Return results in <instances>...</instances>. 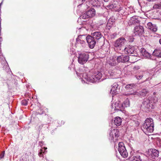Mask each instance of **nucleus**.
<instances>
[{
	"mask_svg": "<svg viewBox=\"0 0 161 161\" xmlns=\"http://www.w3.org/2000/svg\"><path fill=\"white\" fill-rule=\"evenodd\" d=\"M85 72L82 73L80 74V76L82 77V82L83 83H87V82L92 83H94L98 81L99 80L101 81L104 79H102V74L101 72L98 71H96L93 70H91L89 72V75H87V71H88L87 68H85L84 69Z\"/></svg>",
	"mask_w": 161,
	"mask_h": 161,
	"instance_id": "1",
	"label": "nucleus"
},
{
	"mask_svg": "<svg viewBox=\"0 0 161 161\" xmlns=\"http://www.w3.org/2000/svg\"><path fill=\"white\" fill-rule=\"evenodd\" d=\"M143 130L147 133H152L154 131V125L153 119L149 118L145 120L142 126Z\"/></svg>",
	"mask_w": 161,
	"mask_h": 161,
	"instance_id": "2",
	"label": "nucleus"
},
{
	"mask_svg": "<svg viewBox=\"0 0 161 161\" xmlns=\"http://www.w3.org/2000/svg\"><path fill=\"white\" fill-rule=\"evenodd\" d=\"M102 4H103V3L101 1L98 0H92L90 2H86L84 4H80L78 6V7L80 8L81 7L84 10H86L91 5L97 8L100 6Z\"/></svg>",
	"mask_w": 161,
	"mask_h": 161,
	"instance_id": "3",
	"label": "nucleus"
},
{
	"mask_svg": "<svg viewBox=\"0 0 161 161\" xmlns=\"http://www.w3.org/2000/svg\"><path fill=\"white\" fill-rule=\"evenodd\" d=\"M153 98L149 97L148 98L144 99L143 101L142 104L141 106L142 109L145 111H147L149 110V109L152 106Z\"/></svg>",
	"mask_w": 161,
	"mask_h": 161,
	"instance_id": "4",
	"label": "nucleus"
},
{
	"mask_svg": "<svg viewBox=\"0 0 161 161\" xmlns=\"http://www.w3.org/2000/svg\"><path fill=\"white\" fill-rule=\"evenodd\" d=\"M119 131L118 129L111 128L109 134V138L111 142H116L118 140V138L119 136Z\"/></svg>",
	"mask_w": 161,
	"mask_h": 161,
	"instance_id": "5",
	"label": "nucleus"
},
{
	"mask_svg": "<svg viewBox=\"0 0 161 161\" xmlns=\"http://www.w3.org/2000/svg\"><path fill=\"white\" fill-rule=\"evenodd\" d=\"M158 151L155 149H150L147 152V157L150 159L153 160L158 157L159 155Z\"/></svg>",
	"mask_w": 161,
	"mask_h": 161,
	"instance_id": "6",
	"label": "nucleus"
},
{
	"mask_svg": "<svg viewBox=\"0 0 161 161\" xmlns=\"http://www.w3.org/2000/svg\"><path fill=\"white\" fill-rule=\"evenodd\" d=\"M118 151L121 156L124 158H126L128 155L124 143L119 142L118 144Z\"/></svg>",
	"mask_w": 161,
	"mask_h": 161,
	"instance_id": "7",
	"label": "nucleus"
},
{
	"mask_svg": "<svg viewBox=\"0 0 161 161\" xmlns=\"http://www.w3.org/2000/svg\"><path fill=\"white\" fill-rule=\"evenodd\" d=\"M89 55L87 53H80L78 58V62L81 64H83L87 61Z\"/></svg>",
	"mask_w": 161,
	"mask_h": 161,
	"instance_id": "8",
	"label": "nucleus"
},
{
	"mask_svg": "<svg viewBox=\"0 0 161 161\" xmlns=\"http://www.w3.org/2000/svg\"><path fill=\"white\" fill-rule=\"evenodd\" d=\"M126 40L124 37H120L117 39L114 43V47L117 49L120 50V48L125 44Z\"/></svg>",
	"mask_w": 161,
	"mask_h": 161,
	"instance_id": "9",
	"label": "nucleus"
},
{
	"mask_svg": "<svg viewBox=\"0 0 161 161\" xmlns=\"http://www.w3.org/2000/svg\"><path fill=\"white\" fill-rule=\"evenodd\" d=\"M144 32L143 27L141 25L136 26L134 29V34L136 36L142 35Z\"/></svg>",
	"mask_w": 161,
	"mask_h": 161,
	"instance_id": "10",
	"label": "nucleus"
},
{
	"mask_svg": "<svg viewBox=\"0 0 161 161\" xmlns=\"http://www.w3.org/2000/svg\"><path fill=\"white\" fill-rule=\"evenodd\" d=\"M86 41L91 48L92 49L94 47L96 42L95 39L92 36H87L86 37Z\"/></svg>",
	"mask_w": 161,
	"mask_h": 161,
	"instance_id": "11",
	"label": "nucleus"
},
{
	"mask_svg": "<svg viewBox=\"0 0 161 161\" xmlns=\"http://www.w3.org/2000/svg\"><path fill=\"white\" fill-rule=\"evenodd\" d=\"M119 89V85L116 83H114L112 86V87L110 91L112 97L118 93Z\"/></svg>",
	"mask_w": 161,
	"mask_h": 161,
	"instance_id": "12",
	"label": "nucleus"
},
{
	"mask_svg": "<svg viewBox=\"0 0 161 161\" xmlns=\"http://www.w3.org/2000/svg\"><path fill=\"white\" fill-rule=\"evenodd\" d=\"M129 57L128 55H121L117 57L116 60L118 62L125 63L129 60Z\"/></svg>",
	"mask_w": 161,
	"mask_h": 161,
	"instance_id": "13",
	"label": "nucleus"
},
{
	"mask_svg": "<svg viewBox=\"0 0 161 161\" xmlns=\"http://www.w3.org/2000/svg\"><path fill=\"white\" fill-rule=\"evenodd\" d=\"M125 52H126L128 54H134L136 52L134 47L131 46H127L124 49Z\"/></svg>",
	"mask_w": 161,
	"mask_h": 161,
	"instance_id": "14",
	"label": "nucleus"
},
{
	"mask_svg": "<svg viewBox=\"0 0 161 161\" xmlns=\"http://www.w3.org/2000/svg\"><path fill=\"white\" fill-rule=\"evenodd\" d=\"M107 7L109 9H112L113 10L118 12H121L123 9L122 7H117L116 5L113 4H109L107 6Z\"/></svg>",
	"mask_w": 161,
	"mask_h": 161,
	"instance_id": "15",
	"label": "nucleus"
},
{
	"mask_svg": "<svg viewBox=\"0 0 161 161\" xmlns=\"http://www.w3.org/2000/svg\"><path fill=\"white\" fill-rule=\"evenodd\" d=\"M116 57H112L110 58V60L108 61V63L111 66H115L119 63L116 60Z\"/></svg>",
	"mask_w": 161,
	"mask_h": 161,
	"instance_id": "16",
	"label": "nucleus"
},
{
	"mask_svg": "<svg viewBox=\"0 0 161 161\" xmlns=\"http://www.w3.org/2000/svg\"><path fill=\"white\" fill-rule=\"evenodd\" d=\"M120 102H116L114 104V110L117 111H122V109L121 108V104H120ZM111 108H114L113 105L112 104L111 106Z\"/></svg>",
	"mask_w": 161,
	"mask_h": 161,
	"instance_id": "17",
	"label": "nucleus"
},
{
	"mask_svg": "<svg viewBox=\"0 0 161 161\" xmlns=\"http://www.w3.org/2000/svg\"><path fill=\"white\" fill-rule=\"evenodd\" d=\"M147 27L151 31L155 32L157 30V27L155 25L153 24L151 22H148L147 25Z\"/></svg>",
	"mask_w": 161,
	"mask_h": 161,
	"instance_id": "18",
	"label": "nucleus"
},
{
	"mask_svg": "<svg viewBox=\"0 0 161 161\" xmlns=\"http://www.w3.org/2000/svg\"><path fill=\"white\" fill-rule=\"evenodd\" d=\"M116 70H109L107 74L108 76L110 77V78H116L118 77V75H117V74L116 73Z\"/></svg>",
	"mask_w": 161,
	"mask_h": 161,
	"instance_id": "19",
	"label": "nucleus"
},
{
	"mask_svg": "<svg viewBox=\"0 0 161 161\" xmlns=\"http://www.w3.org/2000/svg\"><path fill=\"white\" fill-rule=\"evenodd\" d=\"M140 155H137L136 156H131L129 159H128L125 161H141L142 159Z\"/></svg>",
	"mask_w": 161,
	"mask_h": 161,
	"instance_id": "20",
	"label": "nucleus"
},
{
	"mask_svg": "<svg viewBox=\"0 0 161 161\" xmlns=\"http://www.w3.org/2000/svg\"><path fill=\"white\" fill-rule=\"evenodd\" d=\"M92 34V37L94 39L98 40L102 36L101 33L99 32H95Z\"/></svg>",
	"mask_w": 161,
	"mask_h": 161,
	"instance_id": "21",
	"label": "nucleus"
},
{
	"mask_svg": "<svg viewBox=\"0 0 161 161\" xmlns=\"http://www.w3.org/2000/svg\"><path fill=\"white\" fill-rule=\"evenodd\" d=\"M122 122L121 118L119 117H116L115 118L114 120V123L117 126L121 125Z\"/></svg>",
	"mask_w": 161,
	"mask_h": 161,
	"instance_id": "22",
	"label": "nucleus"
},
{
	"mask_svg": "<svg viewBox=\"0 0 161 161\" xmlns=\"http://www.w3.org/2000/svg\"><path fill=\"white\" fill-rule=\"evenodd\" d=\"M141 52L142 55L147 58H149L150 57V54L144 48L141 49Z\"/></svg>",
	"mask_w": 161,
	"mask_h": 161,
	"instance_id": "23",
	"label": "nucleus"
},
{
	"mask_svg": "<svg viewBox=\"0 0 161 161\" xmlns=\"http://www.w3.org/2000/svg\"><path fill=\"white\" fill-rule=\"evenodd\" d=\"M121 108L122 110L125 107H129L130 105V103L129 100L126 99L121 104Z\"/></svg>",
	"mask_w": 161,
	"mask_h": 161,
	"instance_id": "24",
	"label": "nucleus"
},
{
	"mask_svg": "<svg viewBox=\"0 0 161 161\" xmlns=\"http://www.w3.org/2000/svg\"><path fill=\"white\" fill-rule=\"evenodd\" d=\"M153 54L156 56L161 57V48L155 49L153 53Z\"/></svg>",
	"mask_w": 161,
	"mask_h": 161,
	"instance_id": "25",
	"label": "nucleus"
},
{
	"mask_svg": "<svg viewBox=\"0 0 161 161\" xmlns=\"http://www.w3.org/2000/svg\"><path fill=\"white\" fill-rule=\"evenodd\" d=\"M89 18L92 17L94 16L95 14V11L94 8H92L91 9L86 12Z\"/></svg>",
	"mask_w": 161,
	"mask_h": 161,
	"instance_id": "26",
	"label": "nucleus"
},
{
	"mask_svg": "<svg viewBox=\"0 0 161 161\" xmlns=\"http://www.w3.org/2000/svg\"><path fill=\"white\" fill-rule=\"evenodd\" d=\"M86 36L85 35H80L76 39V42H79V40L85 41L86 39Z\"/></svg>",
	"mask_w": 161,
	"mask_h": 161,
	"instance_id": "27",
	"label": "nucleus"
},
{
	"mask_svg": "<svg viewBox=\"0 0 161 161\" xmlns=\"http://www.w3.org/2000/svg\"><path fill=\"white\" fill-rule=\"evenodd\" d=\"M130 22L132 24H135L139 22V20L135 17H132L130 20Z\"/></svg>",
	"mask_w": 161,
	"mask_h": 161,
	"instance_id": "28",
	"label": "nucleus"
},
{
	"mask_svg": "<svg viewBox=\"0 0 161 161\" xmlns=\"http://www.w3.org/2000/svg\"><path fill=\"white\" fill-rule=\"evenodd\" d=\"M47 147H44L42 149H41L40 152H39L38 153V155L40 157H43V154H42L43 153L44 154H45L46 153V151H45L46 149H47Z\"/></svg>",
	"mask_w": 161,
	"mask_h": 161,
	"instance_id": "29",
	"label": "nucleus"
},
{
	"mask_svg": "<svg viewBox=\"0 0 161 161\" xmlns=\"http://www.w3.org/2000/svg\"><path fill=\"white\" fill-rule=\"evenodd\" d=\"M148 92L145 89H142L140 92V95L142 97H144L146 95Z\"/></svg>",
	"mask_w": 161,
	"mask_h": 161,
	"instance_id": "30",
	"label": "nucleus"
},
{
	"mask_svg": "<svg viewBox=\"0 0 161 161\" xmlns=\"http://www.w3.org/2000/svg\"><path fill=\"white\" fill-rule=\"evenodd\" d=\"M153 8L154 9H161V2L159 3H158L155 4L153 5Z\"/></svg>",
	"mask_w": 161,
	"mask_h": 161,
	"instance_id": "31",
	"label": "nucleus"
},
{
	"mask_svg": "<svg viewBox=\"0 0 161 161\" xmlns=\"http://www.w3.org/2000/svg\"><path fill=\"white\" fill-rule=\"evenodd\" d=\"M80 18H82L84 19H88L89 17L87 14L86 12L85 13H84V14H83L81 15L80 16Z\"/></svg>",
	"mask_w": 161,
	"mask_h": 161,
	"instance_id": "32",
	"label": "nucleus"
},
{
	"mask_svg": "<svg viewBox=\"0 0 161 161\" xmlns=\"http://www.w3.org/2000/svg\"><path fill=\"white\" fill-rule=\"evenodd\" d=\"M136 84H130L126 85L125 86L126 89H129L132 88L135 86Z\"/></svg>",
	"mask_w": 161,
	"mask_h": 161,
	"instance_id": "33",
	"label": "nucleus"
},
{
	"mask_svg": "<svg viewBox=\"0 0 161 161\" xmlns=\"http://www.w3.org/2000/svg\"><path fill=\"white\" fill-rule=\"evenodd\" d=\"M79 42H76V44H80L82 47H84L85 45V41L79 40Z\"/></svg>",
	"mask_w": 161,
	"mask_h": 161,
	"instance_id": "34",
	"label": "nucleus"
},
{
	"mask_svg": "<svg viewBox=\"0 0 161 161\" xmlns=\"http://www.w3.org/2000/svg\"><path fill=\"white\" fill-rule=\"evenodd\" d=\"M79 42H76V44H80L82 47H84L85 45V41L79 40Z\"/></svg>",
	"mask_w": 161,
	"mask_h": 161,
	"instance_id": "35",
	"label": "nucleus"
},
{
	"mask_svg": "<svg viewBox=\"0 0 161 161\" xmlns=\"http://www.w3.org/2000/svg\"><path fill=\"white\" fill-rule=\"evenodd\" d=\"M21 103L22 105L26 106L27 105L28 101L26 100H23L22 101Z\"/></svg>",
	"mask_w": 161,
	"mask_h": 161,
	"instance_id": "36",
	"label": "nucleus"
},
{
	"mask_svg": "<svg viewBox=\"0 0 161 161\" xmlns=\"http://www.w3.org/2000/svg\"><path fill=\"white\" fill-rule=\"evenodd\" d=\"M144 75L143 74H142L140 75H136V77L138 80H140L143 77Z\"/></svg>",
	"mask_w": 161,
	"mask_h": 161,
	"instance_id": "37",
	"label": "nucleus"
},
{
	"mask_svg": "<svg viewBox=\"0 0 161 161\" xmlns=\"http://www.w3.org/2000/svg\"><path fill=\"white\" fill-rule=\"evenodd\" d=\"M157 145L158 147H161V140L160 139H158V140L157 141Z\"/></svg>",
	"mask_w": 161,
	"mask_h": 161,
	"instance_id": "38",
	"label": "nucleus"
},
{
	"mask_svg": "<svg viewBox=\"0 0 161 161\" xmlns=\"http://www.w3.org/2000/svg\"><path fill=\"white\" fill-rule=\"evenodd\" d=\"M86 0H76L75 1L76 3H77L78 4H79L78 5H79L80 4H82L83 3H81L85 1Z\"/></svg>",
	"mask_w": 161,
	"mask_h": 161,
	"instance_id": "39",
	"label": "nucleus"
},
{
	"mask_svg": "<svg viewBox=\"0 0 161 161\" xmlns=\"http://www.w3.org/2000/svg\"><path fill=\"white\" fill-rule=\"evenodd\" d=\"M115 19L113 17H112L111 18H110L108 20V22L109 23H111V22H114Z\"/></svg>",
	"mask_w": 161,
	"mask_h": 161,
	"instance_id": "40",
	"label": "nucleus"
},
{
	"mask_svg": "<svg viewBox=\"0 0 161 161\" xmlns=\"http://www.w3.org/2000/svg\"><path fill=\"white\" fill-rule=\"evenodd\" d=\"M5 151H3L2 153L0 154V159L3 158L4 156Z\"/></svg>",
	"mask_w": 161,
	"mask_h": 161,
	"instance_id": "41",
	"label": "nucleus"
},
{
	"mask_svg": "<svg viewBox=\"0 0 161 161\" xmlns=\"http://www.w3.org/2000/svg\"><path fill=\"white\" fill-rule=\"evenodd\" d=\"M133 122L135 123V126L137 127L139 125V122L138 121H133Z\"/></svg>",
	"mask_w": 161,
	"mask_h": 161,
	"instance_id": "42",
	"label": "nucleus"
},
{
	"mask_svg": "<svg viewBox=\"0 0 161 161\" xmlns=\"http://www.w3.org/2000/svg\"><path fill=\"white\" fill-rule=\"evenodd\" d=\"M140 69V67L138 66H135L134 67V69H136V70H137L139 69Z\"/></svg>",
	"mask_w": 161,
	"mask_h": 161,
	"instance_id": "43",
	"label": "nucleus"
},
{
	"mask_svg": "<svg viewBox=\"0 0 161 161\" xmlns=\"http://www.w3.org/2000/svg\"><path fill=\"white\" fill-rule=\"evenodd\" d=\"M130 9H131V10L130 11V13H132L134 12V10L133 9V7H130Z\"/></svg>",
	"mask_w": 161,
	"mask_h": 161,
	"instance_id": "44",
	"label": "nucleus"
},
{
	"mask_svg": "<svg viewBox=\"0 0 161 161\" xmlns=\"http://www.w3.org/2000/svg\"><path fill=\"white\" fill-rule=\"evenodd\" d=\"M134 41V38H131L129 41L130 42H132Z\"/></svg>",
	"mask_w": 161,
	"mask_h": 161,
	"instance_id": "45",
	"label": "nucleus"
},
{
	"mask_svg": "<svg viewBox=\"0 0 161 161\" xmlns=\"http://www.w3.org/2000/svg\"><path fill=\"white\" fill-rule=\"evenodd\" d=\"M156 98V100H155V99H154V100L153 101V102H154V103H156L158 101L157 98Z\"/></svg>",
	"mask_w": 161,
	"mask_h": 161,
	"instance_id": "46",
	"label": "nucleus"
},
{
	"mask_svg": "<svg viewBox=\"0 0 161 161\" xmlns=\"http://www.w3.org/2000/svg\"><path fill=\"white\" fill-rule=\"evenodd\" d=\"M38 113L39 114H42L43 113V111L41 110L40 112L39 111H38Z\"/></svg>",
	"mask_w": 161,
	"mask_h": 161,
	"instance_id": "47",
	"label": "nucleus"
},
{
	"mask_svg": "<svg viewBox=\"0 0 161 161\" xmlns=\"http://www.w3.org/2000/svg\"><path fill=\"white\" fill-rule=\"evenodd\" d=\"M41 144H42V142H40V145L41 146H42V145Z\"/></svg>",
	"mask_w": 161,
	"mask_h": 161,
	"instance_id": "48",
	"label": "nucleus"
},
{
	"mask_svg": "<svg viewBox=\"0 0 161 161\" xmlns=\"http://www.w3.org/2000/svg\"><path fill=\"white\" fill-rule=\"evenodd\" d=\"M159 42L161 44V39L159 40Z\"/></svg>",
	"mask_w": 161,
	"mask_h": 161,
	"instance_id": "49",
	"label": "nucleus"
},
{
	"mask_svg": "<svg viewBox=\"0 0 161 161\" xmlns=\"http://www.w3.org/2000/svg\"><path fill=\"white\" fill-rule=\"evenodd\" d=\"M104 0V1L105 2H108V0Z\"/></svg>",
	"mask_w": 161,
	"mask_h": 161,
	"instance_id": "50",
	"label": "nucleus"
},
{
	"mask_svg": "<svg viewBox=\"0 0 161 161\" xmlns=\"http://www.w3.org/2000/svg\"><path fill=\"white\" fill-rule=\"evenodd\" d=\"M2 38L1 37H0V41H2Z\"/></svg>",
	"mask_w": 161,
	"mask_h": 161,
	"instance_id": "51",
	"label": "nucleus"
},
{
	"mask_svg": "<svg viewBox=\"0 0 161 161\" xmlns=\"http://www.w3.org/2000/svg\"><path fill=\"white\" fill-rule=\"evenodd\" d=\"M135 56H136L135 55H133V57H135Z\"/></svg>",
	"mask_w": 161,
	"mask_h": 161,
	"instance_id": "52",
	"label": "nucleus"
},
{
	"mask_svg": "<svg viewBox=\"0 0 161 161\" xmlns=\"http://www.w3.org/2000/svg\"><path fill=\"white\" fill-rule=\"evenodd\" d=\"M155 93V92H154L153 94H154Z\"/></svg>",
	"mask_w": 161,
	"mask_h": 161,
	"instance_id": "53",
	"label": "nucleus"
}]
</instances>
